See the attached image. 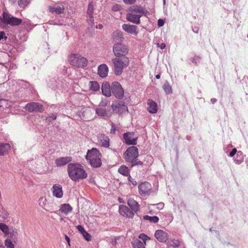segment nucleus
<instances>
[{
	"instance_id": "obj_42",
	"label": "nucleus",
	"mask_w": 248,
	"mask_h": 248,
	"mask_svg": "<svg viewBox=\"0 0 248 248\" xmlns=\"http://www.w3.org/2000/svg\"><path fill=\"white\" fill-rule=\"evenodd\" d=\"M139 237L140 239H142L143 240V243H144V244L146 243V240L150 239V238L149 237H148L146 235H145L143 233L140 234Z\"/></svg>"
},
{
	"instance_id": "obj_47",
	"label": "nucleus",
	"mask_w": 248,
	"mask_h": 248,
	"mask_svg": "<svg viewBox=\"0 0 248 248\" xmlns=\"http://www.w3.org/2000/svg\"><path fill=\"white\" fill-rule=\"evenodd\" d=\"M77 229H78V230L79 231V232L81 233L82 234L83 233H84L86 231L84 230V229L83 228V227L82 226H81V225H78L77 227Z\"/></svg>"
},
{
	"instance_id": "obj_6",
	"label": "nucleus",
	"mask_w": 248,
	"mask_h": 248,
	"mask_svg": "<svg viewBox=\"0 0 248 248\" xmlns=\"http://www.w3.org/2000/svg\"><path fill=\"white\" fill-rule=\"evenodd\" d=\"M69 62L73 66L78 68H83L87 66L88 60L80 55L73 54L69 58Z\"/></svg>"
},
{
	"instance_id": "obj_31",
	"label": "nucleus",
	"mask_w": 248,
	"mask_h": 248,
	"mask_svg": "<svg viewBox=\"0 0 248 248\" xmlns=\"http://www.w3.org/2000/svg\"><path fill=\"white\" fill-rule=\"evenodd\" d=\"M89 84L92 90L96 91L99 89V85L97 81H90Z\"/></svg>"
},
{
	"instance_id": "obj_50",
	"label": "nucleus",
	"mask_w": 248,
	"mask_h": 248,
	"mask_svg": "<svg viewBox=\"0 0 248 248\" xmlns=\"http://www.w3.org/2000/svg\"><path fill=\"white\" fill-rule=\"evenodd\" d=\"M164 24V22L163 21V19H159L158 20V26L159 27H161V26H163Z\"/></svg>"
},
{
	"instance_id": "obj_11",
	"label": "nucleus",
	"mask_w": 248,
	"mask_h": 248,
	"mask_svg": "<svg viewBox=\"0 0 248 248\" xmlns=\"http://www.w3.org/2000/svg\"><path fill=\"white\" fill-rule=\"evenodd\" d=\"M112 108L115 112L118 113H122L128 110L127 107L123 101H119L116 104H112Z\"/></svg>"
},
{
	"instance_id": "obj_51",
	"label": "nucleus",
	"mask_w": 248,
	"mask_h": 248,
	"mask_svg": "<svg viewBox=\"0 0 248 248\" xmlns=\"http://www.w3.org/2000/svg\"><path fill=\"white\" fill-rule=\"evenodd\" d=\"M88 17L90 18L89 19H87V21H88V23L89 24L93 23V16H88Z\"/></svg>"
},
{
	"instance_id": "obj_33",
	"label": "nucleus",
	"mask_w": 248,
	"mask_h": 248,
	"mask_svg": "<svg viewBox=\"0 0 248 248\" xmlns=\"http://www.w3.org/2000/svg\"><path fill=\"white\" fill-rule=\"evenodd\" d=\"M143 218L145 220H148L150 222H153L154 223H156L159 220V218L156 216L150 217L146 215L143 217Z\"/></svg>"
},
{
	"instance_id": "obj_58",
	"label": "nucleus",
	"mask_w": 248,
	"mask_h": 248,
	"mask_svg": "<svg viewBox=\"0 0 248 248\" xmlns=\"http://www.w3.org/2000/svg\"><path fill=\"white\" fill-rule=\"evenodd\" d=\"M5 100H0V108L3 106V103L5 102Z\"/></svg>"
},
{
	"instance_id": "obj_57",
	"label": "nucleus",
	"mask_w": 248,
	"mask_h": 248,
	"mask_svg": "<svg viewBox=\"0 0 248 248\" xmlns=\"http://www.w3.org/2000/svg\"><path fill=\"white\" fill-rule=\"evenodd\" d=\"M115 131V128L113 125H112V129L111 130V133H114Z\"/></svg>"
},
{
	"instance_id": "obj_15",
	"label": "nucleus",
	"mask_w": 248,
	"mask_h": 248,
	"mask_svg": "<svg viewBox=\"0 0 248 248\" xmlns=\"http://www.w3.org/2000/svg\"><path fill=\"white\" fill-rule=\"evenodd\" d=\"M72 160L70 156L61 157L55 160V164L57 167H62L65 165Z\"/></svg>"
},
{
	"instance_id": "obj_45",
	"label": "nucleus",
	"mask_w": 248,
	"mask_h": 248,
	"mask_svg": "<svg viewBox=\"0 0 248 248\" xmlns=\"http://www.w3.org/2000/svg\"><path fill=\"white\" fill-rule=\"evenodd\" d=\"M28 4V0H19L18 5L21 7H24Z\"/></svg>"
},
{
	"instance_id": "obj_1",
	"label": "nucleus",
	"mask_w": 248,
	"mask_h": 248,
	"mask_svg": "<svg viewBox=\"0 0 248 248\" xmlns=\"http://www.w3.org/2000/svg\"><path fill=\"white\" fill-rule=\"evenodd\" d=\"M68 173L70 178L74 181L83 179L87 177V173L83 167L78 163H70L68 165Z\"/></svg>"
},
{
	"instance_id": "obj_7",
	"label": "nucleus",
	"mask_w": 248,
	"mask_h": 248,
	"mask_svg": "<svg viewBox=\"0 0 248 248\" xmlns=\"http://www.w3.org/2000/svg\"><path fill=\"white\" fill-rule=\"evenodd\" d=\"M112 94L117 99H122L124 97V91L120 83L114 81L111 85Z\"/></svg>"
},
{
	"instance_id": "obj_16",
	"label": "nucleus",
	"mask_w": 248,
	"mask_h": 248,
	"mask_svg": "<svg viewBox=\"0 0 248 248\" xmlns=\"http://www.w3.org/2000/svg\"><path fill=\"white\" fill-rule=\"evenodd\" d=\"M53 194L54 196L58 198H61L63 196V191L62 190V187L61 185L55 184L52 187Z\"/></svg>"
},
{
	"instance_id": "obj_41",
	"label": "nucleus",
	"mask_w": 248,
	"mask_h": 248,
	"mask_svg": "<svg viewBox=\"0 0 248 248\" xmlns=\"http://www.w3.org/2000/svg\"><path fill=\"white\" fill-rule=\"evenodd\" d=\"M57 118V116L55 114H52L51 115L47 117L46 118V120L49 122H51L52 120H56Z\"/></svg>"
},
{
	"instance_id": "obj_30",
	"label": "nucleus",
	"mask_w": 248,
	"mask_h": 248,
	"mask_svg": "<svg viewBox=\"0 0 248 248\" xmlns=\"http://www.w3.org/2000/svg\"><path fill=\"white\" fill-rule=\"evenodd\" d=\"M145 244L138 239L135 240L133 243L134 248H145Z\"/></svg>"
},
{
	"instance_id": "obj_32",
	"label": "nucleus",
	"mask_w": 248,
	"mask_h": 248,
	"mask_svg": "<svg viewBox=\"0 0 248 248\" xmlns=\"http://www.w3.org/2000/svg\"><path fill=\"white\" fill-rule=\"evenodd\" d=\"M96 113L100 116H105L107 115V111L106 109L98 108L95 109Z\"/></svg>"
},
{
	"instance_id": "obj_18",
	"label": "nucleus",
	"mask_w": 248,
	"mask_h": 248,
	"mask_svg": "<svg viewBox=\"0 0 248 248\" xmlns=\"http://www.w3.org/2000/svg\"><path fill=\"white\" fill-rule=\"evenodd\" d=\"M155 237L160 242H165L168 239V234L162 230H157L155 234Z\"/></svg>"
},
{
	"instance_id": "obj_34",
	"label": "nucleus",
	"mask_w": 248,
	"mask_h": 248,
	"mask_svg": "<svg viewBox=\"0 0 248 248\" xmlns=\"http://www.w3.org/2000/svg\"><path fill=\"white\" fill-rule=\"evenodd\" d=\"M168 246L173 247H178L180 245V242L178 240H170L168 242Z\"/></svg>"
},
{
	"instance_id": "obj_55",
	"label": "nucleus",
	"mask_w": 248,
	"mask_h": 248,
	"mask_svg": "<svg viewBox=\"0 0 248 248\" xmlns=\"http://www.w3.org/2000/svg\"><path fill=\"white\" fill-rule=\"evenodd\" d=\"M119 239V238H115L114 240H112L111 243L113 245H115L117 244V240Z\"/></svg>"
},
{
	"instance_id": "obj_29",
	"label": "nucleus",
	"mask_w": 248,
	"mask_h": 248,
	"mask_svg": "<svg viewBox=\"0 0 248 248\" xmlns=\"http://www.w3.org/2000/svg\"><path fill=\"white\" fill-rule=\"evenodd\" d=\"M163 88L167 94H169L172 93L171 87L168 81H166L163 86Z\"/></svg>"
},
{
	"instance_id": "obj_3",
	"label": "nucleus",
	"mask_w": 248,
	"mask_h": 248,
	"mask_svg": "<svg viewBox=\"0 0 248 248\" xmlns=\"http://www.w3.org/2000/svg\"><path fill=\"white\" fill-rule=\"evenodd\" d=\"M101 154L96 148H93L88 150L86 158L88 160L91 165L94 168L100 167L102 164Z\"/></svg>"
},
{
	"instance_id": "obj_21",
	"label": "nucleus",
	"mask_w": 248,
	"mask_h": 248,
	"mask_svg": "<svg viewBox=\"0 0 248 248\" xmlns=\"http://www.w3.org/2000/svg\"><path fill=\"white\" fill-rule=\"evenodd\" d=\"M108 73V67L105 64H102L99 66L98 68V74L102 78L107 77Z\"/></svg>"
},
{
	"instance_id": "obj_52",
	"label": "nucleus",
	"mask_w": 248,
	"mask_h": 248,
	"mask_svg": "<svg viewBox=\"0 0 248 248\" xmlns=\"http://www.w3.org/2000/svg\"><path fill=\"white\" fill-rule=\"evenodd\" d=\"M157 46L158 47H160V48L162 49H164L166 47V45L164 43H161V44L158 43Z\"/></svg>"
},
{
	"instance_id": "obj_48",
	"label": "nucleus",
	"mask_w": 248,
	"mask_h": 248,
	"mask_svg": "<svg viewBox=\"0 0 248 248\" xmlns=\"http://www.w3.org/2000/svg\"><path fill=\"white\" fill-rule=\"evenodd\" d=\"M237 152V150L236 148H233L232 151L230 153L229 155L231 157H232Z\"/></svg>"
},
{
	"instance_id": "obj_35",
	"label": "nucleus",
	"mask_w": 248,
	"mask_h": 248,
	"mask_svg": "<svg viewBox=\"0 0 248 248\" xmlns=\"http://www.w3.org/2000/svg\"><path fill=\"white\" fill-rule=\"evenodd\" d=\"M39 204L43 208H45L47 204V201L45 197H41L39 200Z\"/></svg>"
},
{
	"instance_id": "obj_10",
	"label": "nucleus",
	"mask_w": 248,
	"mask_h": 248,
	"mask_svg": "<svg viewBox=\"0 0 248 248\" xmlns=\"http://www.w3.org/2000/svg\"><path fill=\"white\" fill-rule=\"evenodd\" d=\"M134 132H127L124 134L125 142L128 145H136L138 137H134Z\"/></svg>"
},
{
	"instance_id": "obj_9",
	"label": "nucleus",
	"mask_w": 248,
	"mask_h": 248,
	"mask_svg": "<svg viewBox=\"0 0 248 248\" xmlns=\"http://www.w3.org/2000/svg\"><path fill=\"white\" fill-rule=\"evenodd\" d=\"M26 108L30 112H43L44 111L43 106L36 102L28 103Z\"/></svg>"
},
{
	"instance_id": "obj_64",
	"label": "nucleus",
	"mask_w": 248,
	"mask_h": 248,
	"mask_svg": "<svg viewBox=\"0 0 248 248\" xmlns=\"http://www.w3.org/2000/svg\"><path fill=\"white\" fill-rule=\"evenodd\" d=\"M192 62H193V63H196V62H195V61H194V60H193L192 61Z\"/></svg>"
},
{
	"instance_id": "obj_5",
	"label": "nucleus",
	"mask_w": 248,
	"mask_h": 248,
	"mask_svg": "<svg viewBox=\"0 0 248 248\" xmlns=\"http://www.w3.org/2000/svg\"><path fill=\"white\" fill-rule=\"evenodd\" d=\"M0 27L4 28L6 24H10L12 26H17L22 23V19L15 17L11 15L3 12L2 16L0 17Z\"/></svg>"
},
{
	"instance_id": "obj_62",
	"label": "nucleus",
	"mask_w": 248,
	"mask_h": 248,
	"mask_svg": "<svg viewBox=\"0 0 248 248\" xmlns=\"http://www.w3.org/2000/svg\"><path fill=\"white\" fill-rule=\"evenodd\" d=\"M102 27H103L102 25H101V24L99 25V28L100 29H102Z\"/></svg>"
},
{
	"instance_id": "obj_22",
	"label": "nucleus",
	"mask_w": 248,
	"mask_h": 248,
	"mask_svg": "<svg viewBox=\"0 0 248 248\" xmlns=\"http://www.w3.org/2000/svg\"><path fill=\"white\" fill-rule=\"evenodd\" d=\"M127 204L133 212L137 213L139 211L140 205L133 199L129 198L127 201Z\"/></svg>"
},
{
	"instance_id": "obj_56",
	"label": "nucleus",
	"mask_w": 248,
	"mask_h": 248,
	"mask_svg": "<svg viewBox=\"0 0 248 248\" xmlns=\"http://www.w3.org/2000/svg\"><path fill=\"white\" fill-rule=\"evenodd\" d=\"M65 240H66V241L67 242L68 245L70 246V238L69 237H68L67 235H65Z\"/></svg>"
},
{
	"instance_id": "obj_63",
	"label": "nucleus",
	"mask_w": 248,
	"mask_h": 248,
	"mask_svg": "<svg viewBox=\"0 0 248 248\" xmlns=\"http://www.w3.org/2000/svg\"><path fill=\"white\" fill-rule=\"evenodd\" d=\"M0 248H4V247L2 245H1Z\"/></svg>"
},
{
	"instance_id": "obj_26",
	"label": "nucleus",
	"mask_w": 248,
	"mask_h": 248,
	"mask_svg": "<svg viewBox=\"0 0 248 248\" xmlns=\"http://www.w3.org/2000/svg\"><path fill=\"white\" fill-rule=\"evenodd\" d=\"M72 210V208L69 204H64L62 205V207L59 211H57L55 213L58 214V212H61L66 215L68 213L70 212Z\"/></svg>"
},
{
	"instance_id": "obj_8",
	"label": "nucleus",
	"mask_w": 248,
	"mask_h": 248,
	"mask_svg": "<svg viewBox=\"0 0 248 248\" xmlns=\"http://www.w3.org/2000/svg\"><path fill=\"white\" fill-rule=\"evenodd\" d=\"M113 51L115 55L119 57L120 56H124L128 53L127 47L121 43H115L113 47Z\"/></svg>"
},
{
	"instance_id": "obj_40",
	"label": "nucleus",
	"mask_w": 248,
	"mask_h": 248,
	"mask_svg": "<svg viewBox=\"0 0 248 248\" xmlns=\"http://www.w3.org/2000/svg\"><path fill=\"white\" fill-rule=\"evenodd\" d=\"M134 215V213L133 212L131 211V210L128 207V210H126L125 216L129 218H132L133 217Z\"/></svg>"
},
{
	"instance_id": "obj_39",
	"label": "nucleus",
	"mask_w": 248,
	"mask_h": 248,
	"mask_svg": "<svg viewBox=\"0 0 248 248\" xmlns=\"http://www.w3.org/2000/svg\"><path fill=\"white\" fill-rule=\"evenodd\" d=\"M5 245L7 248H14V245L10 239H6L5 240Z\"/></svg>"
},
{
	"instance_id": "obj_37",
	"label": "nucleus",
	"mask_w": 248,
	"mask_h": 248,
	"mask_svg": "<svg viewBox=\"0 0 248 248\" xmlns=\"http://www.w3.org/2000/svg\"><path fill=\"white\" fill-rule=\"evenodd\" d=\"M93 6L92 4V2H91L89 4L88 10H87V15L88 16H93Z\"/></svg>"
},
{
	"instance_id": "obj_20",
	"label": "nucleus",
	"mask_w": 248,
	"mask_h": 248,
	"mask_svg": "<svg viewBox=\"0 0 248 248\" xmlns=\"http://www.w3.org/2000/svg\"><path fill=\"white\" fill-rule=\"evenodd\" d=\"M49 12L56 14H61L64 12V8L62 5H54L49 6Z\"/></svg>"
},
{
	"instance_id": "obj_4",
	"label": "nucleus",
	"mask_w": 248,
	"mask_h": 248,
	"mask_svg": "<svg viewBox=\"0 0 248 248\" xmlns=\"http://www.w3.org/2000/svg\"><path fill=\"white\" fill-rule=\"evenodd\" d=\"M114 64V73L119 76L122 74L123 69L126 67L129 63V59L126 57L117 58L112 60Z\"/></svg>"
},
{
	"instance_id": "obj_17",
	"label": "nucleus",
	"mask_w": 248,
	"mask_h": 248,
	"mask_svg": "<svg viewBox=\"0 0 248 248\" xmlns=\"http://www.w3.org/2000/svg\"><path fill=\"white\" fill-rule=\"evenodd\" d=\"M102 93L107 97H109L111 94V86L108 82H104L101 87Z\"/></svg>"
},
{
	"instance_id": "obj_60",
	"label": "nucleus",
	"mask_w": 248,
	"mask_h": 248,
	"mask_svg": "<svg viewBox=\"0 0 248 248\" xmlns=\"http://www.w3.org/2000/svg\"><path fill=\"white\" fill-rule=\"evenodd\" d=\"M158 205H159V207L158 208H162V207L163 206V203H159L158 204Z\"/></svg>"
},
{
	"instance_id": "obj_36",
	"label": "nucleus",
	"mask_w": 248,
	"mask_h": 248,
	"mask_svg": "<svg viewBox=\"0 0 248 248\" xmlns=\"http://www.w3.org/2000/svg\"><path fill=\"white\" fill-rule=\"evenodd\" d=\"M128 210V207L124 205H121L119 206V212L123 216H125L126 210Z\"/></svg>"
},
{
	"instance_id": "obj_54",
	"label": "nucleus",
	"mask_w": 248,
	"mask_h": 248,
	"mask_svg": "<svg viewBox=\"0 0 248 248\" xmlns=\"http://www.w3.org/2000/svg\"><path fill=\"white\" fill-rule=\"evenodd\" d=\"M128 179L129 181H130L133 185H137V182L135 181H134V180H132L130 176H129Z\"/></svg>"
},
{
	"instance_id": "obj_61",
	"label": "nucleus",
	"mask_w": 248,
	"mask_h": 248,
	"mask_svg": "<svg viewBox=\"0 0 248 248\" xmlns=\"http://www.w3.org/2000/svg\"><path fill=\"white\" fill-rule=\"evenodd\" d=\"M160 75H159V74H157V75H156L155 76V78H157V79H159V78H160Z\"/></svg>"
},
{
	"instance_id": "obj_46",
	"label": "nucleus",
	"mask_w": 248,
	"mask_h": 248,
	"mask_svg": "<svg viewBox=\"0 0 248 248\" xmlns=\"http://www.w3.org/2000/svg\"><path fill=\"white\" fill-rule=\"evenodd\" d=\"M108 105V102L106 100H102L99 103L100 107H106Z\"/></svg>"
},
{
	"instance_id": "obj_38",
	"label": "nucleus",
	"mask_w": 248,
	"mask_h": 248,
	"mask_svg": "<svg viewBox=\"0 0 248 248\" xmlns=\"http://www.w3.org/2000/svg\"><path fill=\"white\" fill-rule=\"evenodd\" d=\"M0 229L4 233H8L9 228L7 225L0 223Z\"/></svg>"
},
{
	"instance_id": "obj_53",
	"label": "nucleus",
	"mask_w": 248,
	"mask_h": 248,
	"mask_svg": "<svg viewBox=\"0 0 248 248\" xmlns=\"http://www.w3.org/2000/svg\"><path fill=\"white\" fill-rule=\"evenodd\" d=\"M0 37H1V39L3 38H4L5 39H6L7 37L5 36V33L4 31H0Z\"/></svg>"
},
{
	"instance_id": "obj_23",
	"label": "nucleus",
	"mask_w": 248,
	"mask_h": 248,
	"mask_svg": "<svg viewBox=\"0 0 248 248\" xmlns=\"http://www.w3.org/2000/svg\"><path fill=\"white\" fill-rule=\"evenodd\" d=\"M129 11L130 12V13H133L135 14H145V13L144 12L143 8L141 7V6H139L138 5H133L132 6H131L129 8Z\"/></svg>"
},
{
	"instance_id": "obj_24",
	"label": "nucleus",
	"mask_w": 248,
	"mask_h": 248,
	"mask_svg": "<svg viewBox=\"0 0 248 248\" xmlns=\"http://www.w3.org/2000/svg\"><path fill=\"white\" fill-rule=\"evenodd\" d=\"M112 38L116 43H120L124 39L122 32L119 31H116L113 33Z\"/></svg>"
},
{
	"instance_id": "obj_13",
	"label": "nucleus",
	"mask_w": 248,
	"mask_h": 248,
	"mask_svg": "<svg viewBox=\"0 0 248 248\" xmlns=\"http://www.w3.org/2000/svg\"><path fill=\"white\" fill-rule=\"evenodd\" d=\"M141 16V15L128 13L126 14V17L128 21L136 24H139L140 23V18Z\"/></svg>"
},
{
	"instance_id": "obj_14",
	"label": "nucleus",
	"mask_w": 248,
	"mask_h": 248,
	"mask_svg": "<svg viewBox=\"0 0 248 248\" xmlns=\"http://www.w3.org/2000/svg\"><path fill=\"white\" fill-rule=\"evenodd\" d=\"M98 142L102 147L108 148L109 145V139L104 134H100L98 136Z\"/></svg>"
},
{
	"instance_id": "obj_2",
	"label": "nucleus",
	"mask_w": 248,
	"mask_h": 248,
	"mask_svg": "<svg viewBox=\"0 0 248 248\" xmlns=\"http://www.w3.org/2000/svg\"><path fill=\"white\" fill-rule=\"evenodd\" d=\"M124 155L126 161L130 163L131 167L136 165L142 166V162L138 158L139 152L136 147L133 146L128 148L124 152Z\"/></svg>"
},
{
	"instance_id": "obj_12",
	"label": "nucleus",
	"mask_w": 248,
	"mask_h": 248,
	"mask_svg": "<svg viewBox=\"0 0 248 248\" xmlns=\"http://www.w3.org/2000/svg\"><path fill=\"white\" fill-rule=\"evenodd\" d=\"M151 189V185L149 183L144 182L139 186V192L141 195L149 194Z\"/></svg>"
},
{
	"instance_id": "obj_44",
	"label": "nucleus",
	"mask_w": 248,
	"mask_h": 248,
	"mask_svg": "<svg viewBox=\"0 0 248 248\" xmlns=\"http://www.w3.org/2000/svg\"><path fill=\"white\" fill-rule=\"evenodd\" d=\"M82 235L83 236L84 238L88 241L91 240V235L88 233L86 231H85L84 233H83Z\"/></svg>"
},
{
	"instance_id": "obj_59",
	"label": "nucleus",
	"mask_w": 248,
	"mask_h": 248,
	"mask_svg": "<svg viewBox=\"0 0 248 248\" xmlns=\"http://www.w3.org/2000/svg\"><path fill=\"white\" fill-rule=\"evenodd\" d=\"M211 101L213 104H214L217 101V99L215 98H212L211 99Z\"/></svg>"
},
{
	"instance_id": "obj_49",
	"label": "nucleus",
	"mask_w": 248,
	"mask_h": 248,
	"mask_svg": "<svg viewBox=\"0 0 248 248\" xmlns=\"http://www.w3.org/2000/svg\"><path fill=\"white\" fill-rule=\"evenodd\" d=\"M136 0H123L124 2L126 4H133L134 3Z\"/></svg>"
},
{
	"instance_id": "obj_19",
	"label": "nucleus",
	"mask_w": 248,
	"mask_h": 248,
	"mask_svg": "<svg viewBox=\"0 0 248 248\" xmlns=\"http://www.w3.org/2000/svg\"><path fill=\"white\" fill-rule=\"evenodd\" d=\"M123 29L126 32L130 34H137L138 27L135 25H131L128 24H123L122 26Z\"/></svg>"
},
{
	"instance_id": "obj_25",
	"label": "nucleus",
	"mask_w": 248,
	"mask_h": 248,
	"mask_svg": "<svg viewBox=\"0 0 248 248\" xmlns=\"http://www.w3.org/2000/svg\"><path fill=\"white\" fill-rule=\"evenodd\" d=\"M148 105L149 107L148 110L149 112L152 113H156L157 111V105L156 103L153 100H149L148 101Z\"/></svg>"
},
{
	"instance_id": "obj_43",
	"label": "nucleus",
	"mask_w": 248,
	"mask_h": 248,
	"mask_svg": "<svg viewBox=\"0 0 248 248\" xmlns=\"http://www.w3.org/2000/svg\"><path fill=\"white\" fill-rule=\"evenodd\" d=\"M122 9V6L120 4H116L112 7V10L114 11H119Z\"/></svg>"
},
{
	"instance_id": "obj_28",
	"label": "nucleus",
	"mask_w": 248,
	"mask_h": 248,
	"mask_svg": "<svg viewBox=\"0 0 248 248\" xmlns=\"http://www.w3.org/2000/svg\"><path fill=\"white\" fill-rule=\"evenodd\" d=\"M118 172L124 176H128L129 173L128 167L125 166H121L118 170Z\"/></svg>"
},
{
	"instance_id": "obj_27",
	"label": "nucleus",
	"mask_w": 248,
	"mask_h": 248,
	"mask_svg": "<svg viewBox=\"0 0 248 248\" xmlns=\"http://www.w3.org/2000/svg\"><path fill=\"white\" fill-rule=\"evenodd\" d=\"M10 145L7 143H0V155H2L10 149Z\"/></svg>"
}]
</instances>
